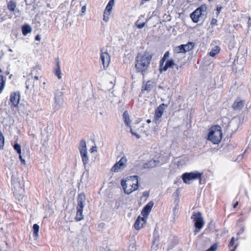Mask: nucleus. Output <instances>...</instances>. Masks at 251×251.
<instances>
[{
    "instance_id": "38",
    "label": "nucleus",
    "mask_w": 251,
    "mask_h": 251,
    "mask_svg": "<svg viewBox=\"0 0 251 251\" xmlns=\"http://www.w3.org/2000/svg\"><path fill=\"white\" fill-rule=\"evenodd\" d=\"M234 244V238L232 237L231 239L230 242H229L228 244L229 248H230L231 247L233 246Z\"/></svg>"
},
{
    "instance_id": "8",
    "label": "nucleus",
    "mask_w": 251,
    "mask_h": 251,
    "mask_svg": "<svg viewBox=\"0 0 251 251\" xmlns=\"http://www.w3.org/2000/svg\"><path fill=\"white\" fill-rule=\"evenodd\" d=\"M78 149L80 153L83 165L86 168L89 162V157L87 151L86 143L85 140H81L79 143Z\"/></svg>"
},
{
    "instance_id": "11",
    "label": "nucleus",
    "mask_w": 251,
    "mask_h": 251,
    "mask_svg": "<svg viewBox=\"0 0 251 251\" xmlns=\"http://www.w3.org/2000/svg\"><path fill=\"white\" fill-rule=\"evenodd\" d=\"M127 159L126 157H122L120 160L114 164L111 169V171L118 172L121 169H123L126 167Z\"/></svg>"
},
{
    "instance_id": "13",
    "label": "nucleus",
    "mask_w": 251,
    "mask_h": 251,
    "mask_svg": "<svg viewBox=\"0 0 251 251\" xmlns=\"http://www.w3.org/2000/svg\"><path fill=\"white\" fill-rule=\"evenodd\" d=\"M165 106V104L162 103L155 109L154 120L156 122L162 117Z\"/></svg>"
},
{
    "instance_id": "31",
    "label": "nucleus",
    "mask_w": 251,
    "mask_h": 251,
    "mask_svg": "<svg viewBox=\"0 0 251 251\" xmlns=\"http://www.w3.org/2000/svg\"><path fill=\"white\" fill-rule=\"evenodd\" d=\"M4 81L3 80V77L2 75H0V93L1 92L4 88Z\"/></svg>"
},
{
    "instance_id": "41",
    "label": "nucleus",
    "mask_w": 251,
    "mask_h": 251,
    "mask_svg": "<svg viewBox=\"0 0 251 251\" xmlns=\"http://www.w3.org/2000/svg\"><path fill=\"white\" fill-rule=\"evenodd\" d=\"M19 158H20L21 162L22 164H23L24 165L25 164V161L24 159L23 158L22 156L21 155V154H19Z\"/></svg>"
},
{
    "instance_id": "27",
    "label": "nucleus",
    "mask_w": 251,
    "mask_h": 251,
    "mask_svg": "<svg viewBox=\"0 0 251 251\" xmlns=\"http://www.w3.org/2000/svg\"><path fill=\"white\" fill-rule=\"evenodd\" d=\"M145 22H142V23L140 22V18L135 23L136 26L139 29L142 28L143 27H144L145 26Z\"/></svg>"
},
{
    "instance_id": "18",
    "label": "nucleus",
    "mask_w": 251,
    "mask_h": 251,
    "mask_svg": "<svg viewBox=\"0 0 251 251\" xmlns=\"http://www.w3.org/2000/svg\"><path fill=\"white\" fill-rule=\"evenodd\" d=\"M85 196L84 193H81L78 195L77 208L83 209L85 205Z\"/></svg>"
},
{
    "instance_id": "51",
    "label": "nucleus",
    "mask_w": 251,
    "mask_h": 251,
    "mask_svg": "<svg viewBox=\"0 0 251 251\" xmlns=\"http://www.w3.org/2000/svg\"><path fill=\"white\" fill-rule=\"evenodd\" d=\"M222 7H217V10L219 12L221 10Z\"/></svg>"
},
{
    "instance_id": "49",
    "label": "nucleus",
    "mask_w": 251,
    "mask_h": 251,
    "mask_svg": "<svg viewBox=\"0 0 251 251\" xmlns=\"http://www.w3.org/2000/svg\"><path fill=\"white\" fill-rule=\"evenodd\" d=\"M101 251H111L109 249H107L106 248H103V249H102Z\"/></svg>"
},
{
    "instance_id": "22",
    "label": "nucleus",
    "mask_w": 251,
    "mask_h": 251,
    "mask_svg": "<svg viewBox=\"0 0 251 251\" xmlns=\"http://www.w3.org/2000/svg\"><path fill=\"white\" fill-rule=\"evenodd\" d=\"M123 119H124L125 124L127 126L130 127V120L129 117L127 112H126V111L124 112L123 115Z\"/></svg>"
},
{
    "instance_id": "21",
    "label": "nucleus",
    "mask_w": 251,
    "mask_h": 251,
    "mask_svg": "<svg viewBox=\"0 0 251 251\" xmlns=\"http://www.w3.org/2000/svg\"><path fill=\"white\" fill-rule=\"evenodd\" d=\"M220 50V48L218 46H215L212 48L209 54L210 56L212 57H214L216 54L219 53Z\"/></svg>"
},
{
    "instance_id": "23",
    "label": "nucleus",
    "mask_w": 251,
    "mask_h": 251,
    "mask_svg": "<svg viewBox=\"0 0 251 251\" xmlns=\"http://www.w3.org/2000/svg\"><path fill=\"white\" fill-rule=\"evenodd\" d=\"M83 209H80L79 208H77L76 215L75 217V220L77 221H80L83 219Z\"/></svg>"
},
{
    "instance_id": "55",
    "label": "nucleus",
    "mask_w": 251,
    "mask_h": 251,
    "mask_svg": "<svg viewBox=\"0 0 251 251\" xmlns=\"http://www.w3.org/2000/svg\"><path fill=\"white\" fill-rule=\"evenodd\" d=\"M237 245H236L235 246V247H234V249L232 250L231 251H234V250H235V249L237 248Z\"/></svg>"
},
{
    "instance_id": "39",
    "label": "nucleus",
    "mask_w": 251,
    "mask_h": 251,
    "mask_svg": "<svg viewBox=\"0 0 251 251\" xmlns=\"http://www.w3.org/2000/svg\"><path fill=\"white\" fill-rule=\"evenodd\" d=\"M217 20L216 19L213 18L211 21V25H217Z\"/></svg>"
},
{
    "instance_id": "7",
    "label": "nucleus",
    "mask_w": 251,
    "mask_h": 251,
    "mask_svg": "<svg viewBox=\"0 0 251 251\" xmlns=\"http://www.w3.org/2000/svg\"><path fill=\"white\" fill-rule=\"evenodd\" d=\"M202 173L197 171L190 173H185L182 175V179L183 182L186 184H190L192 180L199 179L201 182Z\"/></svg>"
},
{
    "instance_id": "14",
    "label": "nucleus",
    "mask_w": 251,
    "mask_h": 251,
    "mask_svg": "<svg viewBox=\"0 0 251 251\" xmlns=\"http://www.w3.org/2000/svg\"><path fill=\"white\" fill-rule=\"evenodd\" d=\"M160 164V160L158 158L156 159L151 160L147 162H146L143 165V167L145 169H151L155 167Z\"/></svg>"
},
{
    "instance_id": "24",
    "label": "nucleus",
    "mask_w": 251,
    "mask_h": 251,
    "mask_svg": "<svg viewBox=\"0 0 251 251\" xmlns=\"http://www.w3.org/2000/svg\"><path fill=\"white\" fill-rule=\"evenodd\" d=\"M39 228V226L36 224H34L33 226V236L36 238H37L38 236Z\"/></svg>"
},
{
    "instance_id": "2",
    "label": "nucleus",
    "mask_w": 251,
    "mask_h": 251,
    "mask_svg": "<svg viewBox=\"0 0 251 251\" xmlns=\"http://www.w3.org/2000/svg\"><path fill=\"white\" fill-rule=\"evenodd\" d=\"M138 176H133L126 178V180H122L121 184L126 194H130L138 188Z\"/></svg>"
},
{
    "instance_id": "46",
    "label": "nucleus",
    "mask_w": 251,
    "mask_h": 251,
    "mask_svg": "<svg viewBox=\"0 0 251 251\" xmlns=\"http://www.w3.org/2000/svg\"><path fill=\"white\" fill-rule=\"evenodd\" d=\"M86 10V7L85 6H83L81 8V12L82 13H85Z\"/></svg>"
},
{
    "instance_id": "57",
    "label": "nucleus",
    "mask_w": 251,
    "mask_h": 251,
    "mask_svg": "<svg viewBox=\"0 0 251 251\" xmlns=\"http://www.w3.org/2000/svg\"><path fill=\"white\" fill-rule=\"evenodd\" d=\"M9 51L11 52V51H12V50L11 49H10L9 50Z\"/></svg>"
},
{
    "instance_id": "30",
    "label": "nucleus",
    "mask_w": 251,
    "mask_h": 251,
    "mask_svg": "<svg viewBox=\"0 0 251 251\" xmlns=\"http://www.w3.org/2000/svg\"><path fill=\"white\" fill-rule=\"evenodd\" d=\"M57 68L56 70L55 74L57 75L59 79H60L61 78V71L60 69L59 64V61H57Z\"/></svg>"
},
{
    "instance_id": "53",
    "label": "nucleus",
    "mask_w": 251,
    "mask_h": 251,
    "mask_svg": "<svg viewBox=\"0 0 251 251\" xmlns=\"http://www.w3.org/2000/svg\"><path fill=\"white\" fill-rule=\"evenodd\" d=\"M34 78H35L36 80H38L39 78H38V76H35Z\"/></svg>"
},
{
    "instance_id": "6",
    "label": "nucleus",
    "mask_w": 251,
    "mask_h": 251,
    "mask_svg": "<svg viewBox=\"0 0 251 251\" xmlns=\"http://www.w3.org/2000/svg\"><path fill=\"white\" fill-rule=\"evenodd\" d=\"M191 219L194 223L195 229L194 232L195 235H196L200 230L203 227L204 222L200 212H194L191 216Z\"/></svg>"
},
{
    "instance_id": "48",
    "label": "nucleus",
    "mask_w": 251,
    "mask_h": 251,
    "mask_svg": "<svg viewBox=\"0 0 251 251\" xmlns=\"http://www.w3.org/2000/svg\"><path fill=\"white\" fill-rule=\"evenodd\" d=\"M178 203H176V206H175V208H174V211L175 212V211H176V210H177V209H178Z\"/></svg>"
},
{
    "instance_id": "5",
    "label": "nucleus",
    "mask_w": 251,
    "mask_h": 251,
    "mask_svg": "<svg viewBox=\"0 0 251 251\" xmlns=\"http://www.w3.org/2000/svg\"><path fill=\"white\" fill-rule=\"evenodd\" d=\"M207 6L203 4L197 8L190 15V17L193 22L196 23L201 19H203L206 14Z\"/></svg>"
},
{
    "instance_id": "34",
    "label": "nucleus",
    "mask_w": 251,
    "mask_h": 251,
    "mask_svg": "<svg viewBox=\"0 0 251 251\" xmlns=\"http://www.w3.org/2000/svg\"><path fill=\"white\" fill-rule=\"evenodd\" d=\"M130 132L131 133L132 135L135 136L137 139H139L140 138V136L139 135L137 134V133H136L135 132H134L133 131L131 126H130Z\"/></svg>"
},
{
    "instance_id": "17",
    "label": "nucleus",
    "mask_w": 251,
    "mask_h": 251,
    "mask_svg": "<svg viewBox=\"0 0 251 251\" xmlns=\"http://www.w3.org/2000/svg\"><path fill=\"white\" fill-rule=\"evenodd\" d=\"M20 97L19 92L12 93L10 96V101L14 106H16L19 104Z\"/></svg>"
},
{
    "instance_id": "26",
    "label": "nucleus",
    "mask_w": 251,
    "mask_h": 251,
    "mask_svg": "<svg viewBox=\"0 0 251 251\" xmlns=\"http://www.w3.org/2000/svg\"><path fill=\"white\" fill-rule=\"evenodd\" d=\"M31 31V27L29 25H24L22 27V32L24 35H26Z\"/></svg>"
},
{
    "instance_id": "32",
    "label": "nucleus",
    "mask_w": 251,
    "mask_h": 251,
    "mask_svg": "<svg viewBox=\"0 0 251 251\" xmlns=\"http://www.w3.org/2000/svg\"><path fill=\"white\" fill-rule=\"evenodd\" d=\"M110 12L104 11L103 13V20L105 22H107L109 20V16L110 15Z\"/></svg>"
},
{
    "instance_id": "29",
    "label": "nucleus",
    "mask_w": 251,
    "mask_h": 251,
    "mask_svg": "<svg viewBox=\"0 0 251 251\" xmlns=\"http://www.w3.org/2000/svg\"><path fill=\"white\" fill-rule=\"evenodd\" d=\"M14 149L16 150L19 154H21V146L18 143H15L14 145Z\"/></svg>"
},
{
    "instance_id": "15",
    "label": "nucleus",
    "mask_w": 251,
    "mask_h": 251,
    "mask_svg": "<svg viewBox=\"0 0 251 251\" xmlns=\"http://www.w3.org/2000/svg\"><path fill=\"white\" fill-rule=\"evenodd\" d=\"M154 203L152 201H150L148 204L144 207L142 211L141 214L142 216L146 219L147 218L149 213L153 206Z\"/></svg>"
},
{
    "instance_id": "37",
    "label": "nucleus",
    "mask_w": 251,
    "mask_h": 251,
    "mask_svg": "<svg viewBox=\"0 0 251 251\" xmlns=\"http://www.w3.org/2000/svg\"><path fill=\"white\" fill-rule=\"evenodd\" d=\"M184 63H180L179 65L177 64V63H176V65H175L176 69L178 71L180 68L182 67L183 66Z\"/></svg>"
},
{
    "instance_id": "33",
    "label": "nucleus",
    "mask_w": 251,
    "mask_h": 251,
    "mask_svg": "<svg viewBox=\"0 0 251 251\" xmlns=\"http://www.w3.org/2000/svg\"><path fill=\"white\" fill-rule=\"evenodd\" d=\"M152 87V85L150 82H148L145 86L144 87L143 90H146L147 91H149L151 90V88Z\"/></svg>"
},
{
    "instance_id": "36",
    "label": "nucleus",
    "mask_w": 251,
    "mask_h": 251,
    "mask_svg": "<svg viewBox=\"0 0 251 251\" xmlns=\"http://www.w3.org/2000/svg\"><path fill=\"white\" fill-rule=\"evenodd\" d=\"M216 249H217V246L216 245H213L209 249L207 250L206 251H215Z\"/></svg>"
},
{
    "instance_id": "4",
    "label": "nucleus",
    "mask_w": 251,
    "mask_h": 251,
    "mask_svg": "<svg viewBox=\"0 0 251 251\" xmlns=\"http://www.w3.org/2000/svg\"><path fill=\"white\" fill-rule=\"evenodd\" d=\"M222 138V132L221 127L216 125L212 126L208 130L207 139L211 141L213 144H218Z\"/></svg>"
},
{
    "instance_id": "40",
    "label": "nucleus",
    "mask_w": 251,
    "mask_h": 251,
    "mask_svg": "<svg viewBox=\"0 0 251 251\" xmlns=\"http://www.w3.org/2000/svg\"><path fill=\"white\" fill-rule=\"evenodd\" d=\"M136 250V248L134 245H130L129 247V250L130 251H134Z\"/></svg>"
},
{
    "instance_id": "56",
    "label": "nucleus",
    "mask_w": 251,
    "mask_h": 251,
    "mask_svg": "<svg viewBox=\"0 0 251 251\" xmlns=\"http://www.w3.org/2000/svg\"><path fill=\"white\" fill-rule=\"evenodd\" d=\"M27 81L26 82V87L27 89H28L29 87H28V85H27Z\"/></svg>"
},
{
    "instance_id": "35",
    "label": "nucleus",
    "mask_w": 251,
    "mask_h": 251,
    "mask_svg": "<svg viewBox=\"0 0 251 251\" xmlns=\"http://www.w3.org/2000/svg\"><path fill=\"white\" fill-rule=\"evenodd\" d=\"M166 59H164V57L161 59L160 62V71H161V69L163 67L164 62L165 61Z\"/></svg>"
},
{
    "instance_id": "10",
    "label": "nucleus",
    "mask_w": 251,
    "mask_h": 251,
    "mask_svg": "<svg viewBox=\"0 0 251 251\" xmlns=\"http://www.w3.org/2000/svg\"><path fill=\"white\" fill-rule=\"evenodd\" d=\"M7 7L8 9L11 12L10 15H7L8 18L11 19L13 15H16L17 13H19L20 11L17 8V2L13 0H10L7 2Z\"/></svg>"
},
{
    "instance_id": "52",
    "label": "nucleus",
    "mask_w": 251,
    "mask_h": 251,
    "mask_svg": "<svg viewBox=\"0 0 251 251\" xmlns=\"http://www.w3.org/2000/svg\"><path fill=\"white\" fill-rule=\"evenodd\" d=\"M148 195H149V194H148V192H145L144 193V196H148Z\"/></svg>"
},
{
    "instance_id": "47",
    "label": "nucleus",
    "mask_w": 251,
    "mask_h": 251,
    "mask_svg": "<svg viewBox=\"0 0 251 251\" xmlns=\"http://www.w3.org/2000/svg\"><path fill=\"white\" fill-rule=\"evenodd\" d=\"M35 39L36 40V41H40L41 40V37L40 36V35H37L36 36H35Z\"/></svg>"
},
{
    "instance_id": "43",
    "label": "nucleus",
    "mask_w": 251,
    "mask_h": 251,
    "mask_svg": "<svg viewBox=\"0 0 251 251\" xmlns=\"http://www.w3.org/2000/svg\"><path fill=\"white\" fill-rule=\"evenodd\" d=\"M169 56V51H166L165 54H164V59H166L167 58H168V57Z\"/></svg>"
},
{
    "instance_id": "28",
    "label": "nucleus",
    "mask_w": 251,
    "mask_h": 251,
    "mask_svg": "<svg viewBox=\"0 0 251 251\" xmlns=\"http://www.w3.org/2000/svg\"><path fill=\"white\" fill-rule=\"evenodd\" d=\"M4 145V137L2 132L0 131V149H2Z\"/></svg>"
},
{
    "instance_id": "25",
    "label": "nucleus",
    "mask_w": 251,
    "mask_h": 251,
    "mask_svg": "<svg viewBox=\"0 0 251 251\" xmlns=\"http://www.w3.org/2000/svg\"><path fill=\"white\" fill-rule=\"evenodd\" d=\"M114 2L115 0H110L106 5L104 11L110 12L114 4Z\"/></svg>"
},
{
    "instance_id": "44",
    "label": "nucleus",
    "mask_w": 251,
    "mask_h": 251,
    "mask_svg": "<svg viewBox=\"0 0 251 251\" xmlns=\"http://www.w3.org/2000/svg\"><path fill=\"white\" fill-rule=\"evenodd\" d=\"M0 16H3L0 18V19H1L0 22L3 21H4V20H6V17H5V15H4L3 14V13H2L1 14H0Z\"/></svg>"
},
{
    "instance_id": "3",
    "label": "nucleus",
    "mask_w": 251,
    "mask_h": 251,
    "mask_svg": "<svg viewBox=\"0 0 251 251\" xmlns=\"http://www.w3.org/2000/svg\"><path fill=\"white\" fill-rule=\"evenodd\" d=\"M194 48V43L189 42L185 45H181L174 49V57L175 59H178L180 62L185 57V53L192 50Z\"/></svg>"
},
{
    "instance_id": "42",
    "label": "nucleus",
    "mask_w": 251,
    "mask_h": 251,
    "mask_svg": "<svg viewBox=\"0 0 251 251\" xmlns=\"http://www.w3.org/2000/svg\"><path fill=\"white\" fill-rule=\"evenodd\" d=\"M90 151L91 153L94 152V151H97V147L96 146H93L92 147L90 150Z\"/></svg>"
},
{
    "instance_id": "54",
    "label": "nucleus",
    "mask_w": 251,
    "mask_h": 251,
    "mask_svg": "<svg viewBox=\"0 0 251 251\" xmlns=\"http://www.w3.org/2000/svg\"><path fill=\"white\" fill-rule=\"evenodd\" d=\"M147 122L148 123H150L151 122V120L150 119L147 120Z\"/></svg>"
},
{
    "instance_id": "50",
    "label": "nucleus",
    "mask_w": 251,
    "mask_h": 251,
    "mask_svg": "<svg viewBox=\"0 0 251 251\" xmlns=\"http://www.w3.org/2000/svg\"><path fill=\"white\" fill-rule=\"evenodd\" d=\"M238 205V202L236 201V202L233 205V207L235 208Z\"/></svg>"
},
{
    "instance_id": "16",
    "label": "nucleus",
    "mask_w": 251,
    "mask_h": 251,
    "mask_svg": "<svg viewBox=\"0 0 251 251\" xmlns=\"http://www.w3.org/2000/svg\"><path fill=\"white\" fill-rule=\"evenodd\" d=\"M178 62V59H171L168 60L165 65L163 66V68L161 69V72L166 71L168 68H173L175 65H176V63Z\"/></svg>"
},
{
    "instance_id": "19",
    "label": "nucleus",
    "mask_w": 251,
    "mask_h": 251,
    "mask_svg": "<svg viewBox=\"0 0 251 251\" xmlns=\"http://www.w3.org/2000/svg\"><path fill=\"white\" fill-rule=\"evenodd\" d=\"M146 223V218L144 217H140L138 216L134 224V227L136 230L140 229L143 226V225Z\"/></svg>"
},
{
    "instance_id": "1",
    "label": "nucleus",
    "mask_w": 251,
    "mask_h": 251,
    "mask_svg": "<svg viewBox=\"0 0 251 251\" xmlns=\"http://www.w3.org/2000/svg\"><path fill=\"white\" fill-rule=\"evenodd\" d=\"M152 56L147 52L138 53L136 57L135 68L138 72L143 73L149 67Z\"/></svg>"
},
{
    "instance_id": "12",
    "label": "nucleus",
    "mask_w": 251,
    "mask_h": 251,
    "mask_svg": "<svg viewBox=\"0 0 251 251\" xmlns=\"http://www.w3.org/2000/svg\"><path fill=\"white\" fill-rule=\"evenodd\" d=\"M100 59L104 69L108 67L110 62V57L109 54L107 52H101Z\"/></svg>"
},
{
    "instance_id": "20",
    "label": "nucleus",
    "mask_w": 251,
    "mask_h": 251,
    "mask_svg": "<svg viewBox=\"0 0 251 251\" xmlns=\"http://www.w3.org/2000/svg\"><path fill=\"white\" fill-rule=\"evenodd\" d=\"M244 105V101L243 100H236L232 105V108L234 110L238 111L242 109Z\"/></svg>"
},
{
    "instance_id": "45",
    "label": "nucleus",
    "mask_w": 251,
    "mask_h": 251,
    "mask_svg": "<svg viewBox=\"0 0 251 251\" xmlns=\"http://www.w3.org/2000/svg\"><path fill=\"white\" fill-rule=\"evenodd\" d=\"M4 235V233L3 231L2 228H0V236H3Z\"/></svg>"
},
{
    "instance_id": "9",
    "label": "nucleus",
    "mask_w": 251,
    "mask_h": 251,
    "mask_svg": "<svg viewBox=\"0 0 251 251\" xmlns=\"http://www.w3.org/2000/svg\"><path fill=\"white\" fill-rule=\"evenodd\" d=\"M63 92L59 90H57L54 92V108L56 110L60 109L63 103V100L62 99Z\"/></svg>"
}]
</instances>
